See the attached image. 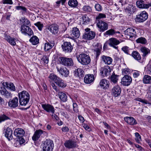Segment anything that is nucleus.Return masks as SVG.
<instances>
[{
    "mask_svg": "<svg viewBox=\"0 0 151 151\" xmlns=\"http://www.w3.org/2000/svg\"><path fill=\"white\" fill-rule=\"evenodd\" d=\"M19 104L21 106H26L29 101L30 95L28 92L24 91L18 94Z\"/></svg>",
    "mask_w": 151,
    "mask_h": 151,
    "instance_id": "f257e3e1",
    "label": "nucleus"
},
{
    "mask_svg": "<svg viewBox=\"0 0 151 151\" xmlns=\"http://www.w3.org/2000/svg\"><path fill=\"white\" fill-rule=\"evenodd\" d=\"M76 57L79 63L83 65H88L91 62V60L90 56L84 53H82L77 55Z\"/></svg>",
    "mask_w": 151,
    "mask_h": 151,
    "instance_id": "f03ea898",
    "label": "nucleus"
},
{
    "mask_svg": "<svg viewBox=\"0 0 151 151\" xmlns=\"http://www.w3.org/2000/svg\"><path fill=\"white\" fill-rule=\"evenodd\" d=\"M43 151H52L54 144L52 141L47 139L42 145Z\"/></svg>",
    "mask_w": 151,
    "mask_h": 151,
    "instance_id": "7ed1b4c3",
    "label": "nucleus"
},
{
    "mask_svg": "<svg viewBox=\"0 0 151 151\" xmlns=\"http://www.w3.org/2000/svg\"><path fill=\"white\" fill-rule=\"evenodd\" d=\"M85 32L83 34L82 38L85 40H91L94 39L95 36V32L90 31L89 28H86L85 29Z\"/></svg>",
    "mask_w": 151,
    "mask_h": 151,
    "instance_id": "20e7f679",
    "label": "nucleus"
},
{
    "mask_svg": "<svg viewBox=\"0 0 151 151\" xmlns=\"http://www.w3.org/2000/svg\"><path fill=\"white\" fill-rule=\"evenodd\" d=\"M20 31L22 34L25 35H28L31 36L33 34L32 30L29 26L24 24L21 26Z\"/></svg>",
    "mask_w": 151,
    "mask_h": 151,
    "instance_id": "39448f33",
    "label": "nucleus"
},
{
    "mask_svg": "<svg viewBox=\"0 0 151 151\" xmlns=\"http://www.w3.org/2000/svg\"><path fill=\"white\" fill-rule=\"evenodd\" d=\"M59 61L61 64L68 66H73L74 64L71 58L61 57L60 58Z\"/></svg>",
    "mask_w": 151,
    "mask_h": 151,
    "instance_id": "423d86ee",
    "label": "nucleus"
},
{
    "mask_svg": "<svg viewBox=\"0 0 151 151\" xmlns=\"http://www.w3.org/2000/svg\"><path fill=\"white\" fill-rule=\"evenodd\" d=\"M46 29L49 30L52 34L56 35L59 32V28L58 26L56 24H51L46 26Z\"/></svg>",
    "mask_w": 151,
    "mask_h": 151,
    "instance_id": "0eeeda50",
    "label": "nucleus"
},
{
    "mask_svg": "<svg viewBox=\"0 0 151 151\" xmlns=\"http://www.w3.org/2000/svg\"><path fill=\"white\" fill-rule=\"evenodd\" d=\"M148 17V14L145 11L141 12L140 14L137 16L135 19L136 22H142L146 20Z\"/></svg>",
    "mask_w": 151,
    "mask_h": 151,
    "instance_id": "6e6552de",
    "label": "nucleus"
},
{
    "mask_svg": "<svg viewBox=\"0 0 151 151\" xmlns=\"http://www.w3.org/2000/svg\"><path fill=\"white\" fill-rule=\"evenodd\" d=\"M125 34L128 36L130 38L134 39L136 36V32L135 30L132 28H129L124 31Z\"/></svg>",
    "mask_w": 151,
    "mask_h": 151,
    "instance_id": "1a4fd4ad",
    "label": "nucleus"
},
{
    "mask_svg": "<svg viewBox=\"0 0 151 151\" xmlns=\"http://www.w3.org/2000/svg\"><path fill=\"white\" fill-rule=\"evenodd\" d=\"M0 94L6 99H9L12 97V94L10 92H9L4 87L0 88Z\"/></svg>",
    "mask_w": 151,
    "mask_h": 151,
    "instance_id": "9d476101",
    "label": "nucleus"
},
{
    "mask_svg": "<svg viewBox=\"0 0 151 151\" xmlns=\"http://www.w3.org/2000/svg\"><path fill=\"white\" fill-rule=\"evenodd\" d=\"M111 70V69L110 67L108 66H105L101 68L100 73L102 76H107L110 74Z\"/></svg>",
    "mask_w": 151,
    "mask_h": 151,
    "instance_id": "9b49d317",
    "label": "nucleus"
},
{
    "mask_svg": "<svg viewBox=\"0 0 151 151\" xmlns=\"http://www.w3.org/2000/svg\"><path fill=\"white\" fill-rule=\"evenodd\" d=\"M97 26L101 32H104L108 28V25L106 22L101 20H98L97 24Z\"/></svg>",
    "mask_w": 151,
    "mask_h": 151,
    "instance_id": "f8f14e48",
    "label": "nucleus"
},
{
    "mask_svg": "<svg viewBox=\"0 0 151 151\" xmlns=\"http://www.w3.org/2000/svg\"><path fill=\"white\" fill-rule=\"evenodd\" d=\"M63 51L67 52H70L73 50V46L70 42H65L62 45Z\"/></svg>",
    "mask_w": 151,
    "mask_h": 151,
    "instance_id": "ddd939ff",
    "label": "nucleus"
},
{
    "mask_svg": "<svg viewBox=\"0 0 151 151\" xmlns=\"http://www.w3.org/2000/svg\"><path fill=\"white\" fill-rule=\"evenodd\" d=\"M131 77L128 75H126L123 77L122 79L121 83L124 86H128L132 82Z\"/></svg>",
    "mask_w": 151,
    "mask_h": 151,
    "instance_id": "4468645a",
    "label": "nucleus"
},
{
    "mask_svg": "<svg viewBox=\"0 0 151 151\" xmlns=\"http://www.w3.org/2000/svg\"><path fill=\"white\" fill-rule=\"evenodd\" d=\"M121 90L120 87L118 85L113 87L111 90V93L113 96L115 97L120 95Z\"/></svg>",
    "mask_w": 151,
    "mask_h": 151,
    "instance_id": "2eb2a0df",
    "label": "nucleus"
},
{
    "mask_svg": "<svg viewBox=\"0 0 151 151\" xmlns=\"http://www.w3.org/2000/svg\"><path fill=\"white\" fill-rule=\"evenodd\" d=\"M136 4L137 7L139 8L147 9L151 6V3L145 4L142 0H137Z\"/></svg>",
    "mask_w": 151,
    "mask_h": 151,
    "instance_id": "dca6fc26",
    "label": "nucleus"
},
{
    "mask_svg": "<svg viewBox=\"0 0 151 151\" xmlns=\"http://www.w3.org/2000/svg\"><path fill=\"white\" fill-rule=\"evenodd\" d=\"M4 39L11 45L14 46L16 45V42L18 41L17 39L12 37L10 36L6 35L4 36Z\"/></svg>",
    "mask_w": 151,
    "mask_h": 151,
    "instance_id": "f3484780",
    "label": "nucleus"
},
{
    "mask_svg": "<svg viewBox=\"0 0 151 151\" xmlns=\"http://www.w3.org/2000/svg\"><path fill=\"white\" fill-rule=\"evenodd\" d=\"M58 72L63 76L68 77L69 75V71L66 68H58L57 67Z\"/></svg>",
    "mask_w": 151,
    "mask_h": 151,
    "instance_id": "a211bd4d",
    "label": "nucleus"
},
{
    "mask_svg": "<svg viewBox=\"0 0 151 151\" xmlns=\"http://www.w3.org/2000/svg\"><path fill=\"white\" fill-rule=\"evenodd\" d=\"M43 109L49 113H52L53 114L55 112V109L53 106L49 104H42L41 105Z\"/></svg>",
    "mask_w": 151,
    "mask_h": 151,
    "instance_id": "6ab92c4d",
    "label": "nucleus"
},
{
    "mask_svg": "<svg viewBox=\"0 0 151 151\" xmlns=\"http://www.w3.org/2000/svg\"><path fill=\"white\" fill-rule=\"evenodd\" d=\"M110 83L106 79L101 80L99 83L100 87L104 89H108L109 87Z\"/></svg>",
    "mask_w": 151,
    "mask_h": 151,
    "instance_id": "aec40b11",
    "label": "nucleus"
},
{
    "mask_svg": "<svg viewBox=\"0 0 151 151\" xmlns=\"http://www.w3.org/2000/svg\"><path fill=\"white\" fill-rule=\"evenodd\" d=\"M119 43V42L116 38H111L109 40L108 44L109 45L113 47L115 49H117L118 47L116 46Z\"/></svg>",
    "mask_w": 151,
    "mask_h": 151,
    "instance_id": "412c9836",
    "label": "nucleus"
},
{
    "mask_svg": "<svg viewBox=\"0 0 151 151\" xmlns=\"http://www.w3.org/2000/svg\"><path fill=\"white\" fill-rule=\"evenodd\" d=\"M101 60L105 64L108 65L111 64L113 60L109 56L103 55L101 57Z\"/></svg>",
    "mask_w": 151,
    "mask_h": 151,
    "instance_id": "4be33fe9",
    "label": "nucleus"
},
{
    "mask_svg": "<svg viewBox=\"0 0 151 151\" xmlns=\"http://www.w3.org/2000/svg\"><path fill=\"white\" fill-rule=\"evenodd\" d=\"M64 145L66 148H72L76 147V142L71 140H69L65 142Z\"/></svg>",
    "mask_w": 151,
    "mask_h": 151,
    "instance_id": "5701e85b",
    "label": "nucleus"
},
{
    "mask_svg": "<svg viewBox=\"0 0 151 151\" xmlns=\"http://www.w3.org/2000/svg\"><path fill=\"white\" fill-rule=\"evenodd\" d=\"M18 104V99L17 97L13 98L12 100L8 102L9 106L13 108L17 107Z\"/></svg>",
    "mask_w": 151,
    "mask_h": 151,
    "instance_id": "b1692460",
    "label": "nucleus"
},
{
    "mask_svg": "<svg viewBox=\"0 0 151 151\" xmlns=\"http://www.w3.org/2000/svg\"><path fill=\"white\" fill-rule=\"evenodd\" d=\"M25 134V131L23 129L18 128L16 129L14 131V135L17 138L23 137Z\"/></svg>",
    "mask_w": 151,
    "mask_h": 151,
    "instance_id": "393cba45",
    "label": "nucleus"
},
{
    "mask_svg": "<svg viewBox=\"0 0 151 151\" xmlns=\"http://www.w3.org/2000/svg\"><path fill=\"white\" fill-rule=\"evenodd\" d=\"M44 132H45L41 129L36 130L32 137V139L35 141L37 140L40 137L41 134H43Z\"/></svg>",
    "mask_w": 151,
    "mask_h": 151,
    "instance_id": "a878e982",
    "label": "nucleus"
},
{
    "mask_svg": "<svg viewBox=\"0 0 151 151\" xmlns=\"http://www.w3.org/2000/svg\"><path fill=\"white\" fill-rule=\"evenodd\" d=\"M124 120L128 124L131 125H135L137 123L135 119L131 116L126 117L124 118Z\"/></svg>",
    "mask_w": 151,
    "mask_h": 151,
    "instance_id": "bb28decb",
    "label": "nucleus"
},
{
    "mask_svg": "<svg viewBox=\"0 0 151 151\" xmlns=\"http://www.w3.org/2000/svg\"><path fill=\"white\" fill-rule=\"evenodd\" d=\"M12 130L9 128H7L5 132L4 135L9 141L12 140L13 138L12 135Z\"/></svg>",
    "mask_w": 151,
    "mask_h": 151,
    "instance_id": "cd10ccee",
    "label": "nucleus"
},
{
    "mask_svg": "<svg viewBox=\"0 0 151 151\" xmlns=\"http://www.w3.org/2000/svg\"><path fill=\"white\" fill-rule=\"evenodd\" d=\"M71 35L73 38H77L79 37L80 33L79 29L76 27H75L73 28Z\"/></svg>",
    "mask_w": 151,
    "mask_h": 151,
    "instance_id": "c85d7f7f",
    "label": "nucleus"
},
{
    "mask_svg": "<svg viewBox=\"0 0 151 151\" xmlns=\"http://www.w3.org/2000/svg\"><path fill=\"white\" fill-rule=\"evenodd\" d=\"M2 85L7 88L9 89L12 91H14L16 90L14 84L12 83H8L7 82H3Z\"/></svg>",
    "mask_w": 151,
    "mask_h": 151,
    "instance_id": "c756f323",
    "label": "nucleus"
},
{
    "mask_svg": "<svg viewBox=\"0 0 151 151\" xmlns=\"http://www.w3.org/2000/svg\"><path fill=\"white\" fill-rule=\"evenodd\" d=\"M94 79V76L92 74L87 75L84 78V81L85 83L87 84L92 83Z\"/></svg>",
    "mask_w": 151,
    "mask_h": 151,
    "instance_id": "7c9ffc66",
    "label": "nucleus"
},
{
    "mask_svg": "<svg viewBox=\"0 0 151 151\" xmlns=\"http://www.w3.org/2000/svg\"><path fill=\"white\" fill-rule=\"evenodd\" d=\"M140 50L142 53V56L143 57H146L148 54L150 53V50L145 47H141Z\"/></svg>",
    "mask_w": 151,
    "mask_h": 151,
    "instance_id": "2f4dec72",
    "label": "nucleus"
},
{
    "mask_svg": "<svg viewBox=\"0 0 151 151\" xmlns=\"http://www.w3.org/2000/svg\"><path fill=\"white\" fill-rule=\"evenodd\" d=\"M59 77L58 76L53 73H51L48 76L49 80L50 83L54 81L55 83Z\"/></svg>",
    "mask_w": 151,
    "mask_h": 151,
    "instance_id": "473e14b6",
    "label": "nucleus"
},
{
    "mask_svg": "<svg viewBox=\"0 0 151 151\" xmlns=\"http://www.w3.org/2000/svg\"><path fill=\"white\" fill-rule=\"evenodd\" d=\"M55 83L59 87L61 88L65 87L66 86V84L60 77L58 78Z\"/></svg>",
    "mask_w": 151,
    "mask_h": 151,
    "instance_id": "72a5a7b5",
    "label": "nucleus"
},
{
    "mask_svg": "<svg viewBox=\"0 0 151 151\" xmlns=\"http://www.w3.org/2000/svg\"><path fill=\"white\" fill-rule=\"evenodd\" d=\"M84 74V71L82 69L78 68L75 71V75L76 76L81 78L83 76Z\"/></svg>",
    "mask_w": 151,
    "mask_h": 151,
    "instance_id": "f704fd0d",
    "label": "nucleus"
},
{
    "mask_svg": "<svg viewBox=\"0 0 151 151\" xmlns=\"http://www.w3.org/2000/svg\"><path fill=\"white\" fill-rule=\"evenodd\" d=\"M132 56L136 60L140 62L141 57L139 53L137 51H133L131 54Z\"/></svg>",
    "mask_w": 151,
    "mask_h": 151,
    "instance_id": "c9c22d12",
    "label": "nucleus"
},
{
    "mask_svg": "<svg viewBox=\"0 0 151 151\" xmlns=\"http://www.w3.org/2000/svg\"><path fill=\"white\" fill-rule=\"evenodd\" d=\"M54 43L52 42H47L45 44L44 49L45 51L51 49L54 46Z\"/></svg>",
    "mask_w": 151,
    "mask_h": 151,
    "instance_id": "e433bc0d",
    "label": "nucleus"
},
{
    "mask_svg": "<svg viewBox=\"0 0 151 151\" xmlns=\"http://www.w3.org/2000/svg\"><path fill=\"white\" fill-rule=\"evenodd\" d=\"M143 82L144 84H151V76L148 75H145L143 79Z\"/></svg>",
    "mask_w": 151,
    "mask_h": 151,
    "instance_id": "4c0bfd02",
    "label": "nucleus"
},
{
    "mask_svg": "<svg viewBox=\"0 0 151 151\" xmlns=\"http://www.w3.org/2000/svg\"><path fill=\"white\" fill-rule=\"evenodd\" d=\"M30 42L33 45H36L39 43V39L36 36H32L29 40Z\"/></svg>",
    "mask_w": 151,
    "mask_h": 151,
    "instance_id": "58836bf2",
    "label": "nucleus"
},
{
    "mask_svg": "<svg viewBox=\"0 0 151 151\" xmlns=\"http://www.w3.org/2000/svg\"><path fill=\"white\" fill-rule=\"evenodd\" d=\"M68 4L70 7L75 8L78 6V2L77 0H69Z\"/></svg>",
    "mask_w": 151,
    "mask_h": 151,
    "instance_id": "ea45409f",
    "label": "nucleus"
},
{
    "mask_svg": "<svg viewBox=\"0 0 151 151\" xmlns=\"http://www.w3.org/2000/svg\"><path fill=\"white\" fill-rule=\"evenodd\" d=\"M58 96L60 100L63 101L65 102L67 101V96L66 94L63 92L59 93Z\"/></svg>",
    "mask_w": 151,
    "mask_h": 151,
    "instance_id": "a19ab883",
    "label": "nucleus"
},
{
    "mask_svg": "<svg viewBox=\"0 0 151 151\" xmlns=\"http://www.w3.org/2000/svg\"><path fill=\"white\" fill-rule=\"evenodd\" d=\"M82 10L84 12L91 13L92 12V8L89 5L84 6L82 8Z\"/></svg>",
    "mask_w": 151,
    "mask_h": 151,
    "instance_id": "79ce46f5",
    "label": "nucleus"
},
{
    "mask_svg": "<svg viewBox=\"0 0 151 151\" xmlns=\"http://www.w3.org/2000/svg\"><path fill=\"white\" fill-rule=\"evenodd\" d=\"M101 46L98 44L96 45L94 49V51L96 52L97 56H99L100 54L101 49Z\"/></svg>",
    "mask_w": 151,
    "mask_h": 151,
    "instance_id": "37998d69",
    "label": "nucleus"
},
{
    "mask_svg": "<svg viewBox=\"0 0 151 151\" xmlns=\"http://www.w3.org/2000/svg\"><path fill=\"white\" fill-rule=\"evenodd\" d=\"M20 21L22 24L25 25H30V21L26 18L24 17H22L20 19Z\"/></svg>",
    "mask_w": 151,
    "mask_h": 151,
    "instance_id": "c03bdc74",
    "label": "nucleus"
},
{
    "mask_svg": "<svg viewBox=\"0 0 151 151\" xmlns=\"http://www.w3.org/2000/svg\"><path fill=\"white\" fill-rule=\"evenodd\" d=\"M111 81L114 83H116L118 80V76L112 74L110 78Z\"/></svg>",
    "mask_w": 151,
    "mask_h": 151,
    "instance_id": "a18cd8bd",
    "label": "nucleus"
},
{
    "mask_svg": "<svg viewBox=\"0 0 151 151\" xmlns=\"http://www.w3.org/2000/svg\"><path fill=\"white\" fill-rule=\"evenodd\" d=\"M136 41L137 43H140L145 44L147 42V41L145 38L143 37H140L137 39Z\"/></svg>",
    "mask_w": 151,
    "mask_h": 151,
    "instance_id": "49530a36",
    "label": "nucleus"
},
{
    "mask_svg": "<svg viewBox=\"0 0 151 151\" xmlns=\"http://www.w3.org/2000/svg\"><path fill=\"white\" fill-rule=\"evenodd\" d=\"M145 72L148 74L151 75V64H148L145 68Z\"/></svg>",
    "mask_w": 151,
    "mask_h": 151,
    "instance_id": "de8ad7c7",
    "label": "nucleus"
},
{
    "mask_svg": "<svg viewBox=\"0 0 151 151\" xmlns=\"http://www.w3.org/2000/svg\"><path fill=\"white\" fill-rule=\"evenodd\" d=\"M130 49L129 47L127 46H124L122 48V50L126 54L128 55H130Z\"/></svg>",
    "mask_w": 151,
    "mask_h": 151,
    "instance_id": "09e8293b",
    "label": "nucleus"
},
{
    "mask_svg": "<svg viewBox=\"0 0 151 151\" xmlns=\"http://www.w3.org/2000/svg\"><path fill=\"white\" fill-rule=\"evenodd\" d=\"M135 134L136 137L135 140L137 143L139 144L140 141H141V137L138 132H136Z\"/></svg>",
    "mask_w": 151,
    "mask_h": 151,
    "instance_id": "8fccbe9b",
    "label": "nucleus"
},
{
    "mask_svg": "<svg viewBox=\"0 0 151 151\" xmlns=\"http://www.w3.org/2000/svg\"><path fill=\"white\" fill-rule=\"evenodd\" d=\"M115 33V30L112 29L109 30L107 31L104 33L105 35H112Z\"/></svg>",
    "mask_w": 151,
    "mask_h": 151,
    "instance_id": "3c124183",
    "label": "nucleus"
},
{
    "mask_svg": "<svg viewBox=\"0 0 151 151\" xmlns=\"http://www.w3.org/2000/svg\"><path fill=\"white\" fill-rule=\"evenodd\" d=\"M34 25L37 26L40 30H42L44 27L43 24L40 22H38L34 24Z\"/></svg>",
    "mask_w": 151,
    "mask_h": 151,
    "instance_id": "603ef678",
    "label": "nucleus"
},
{
    "mask_svg": "<svg viewBox=\"0 0 151 151\" xmlns=\"http://www.w3.org/2000/svg\"><path fill=\"white\" fill-rule=\"evenodd\" d=\"M131 71L128 68H125L122 70V73L124 76L128 75L130 73Z\"/></svg>",
    "mask_w": 151,
    "mask_h": 151,
    "instance_id": "864d4df0",
    "label": "nucleus"
},
{
    "mask_svg": "<svg viewBox=\"0 0 151 151\" xmlns=\"http://www.w3.org/2000/svg\"><path fill=\"white\" fill-rule=\"evenodd\" d=\"M15 9L17 10H21L23 13L26 12L27 9L24 7L21 6H17L15 7Z\"/></svg>",
    "mask_w": 151,
    "mask_h": 151,
    "instance_id": "5fc2aeb1",
    "label": "nucleus"
},
{
    "mask_svg": "<svg viewBox=\"0 0 151 151\" xmlns=\"http://www.w3.org/2000/svg\"><path fill=\"white\" fill-rule=\"evenodd\" d=\"M106 17L105 14L103 13H99L98 15L96 17V20L99 19L104 18Z\"/></svg>",
    "mask_w": 151,
    "mask_h": 151,
    "instance_id": "6e6d98bb",
    "label": "nucleus"
},
{
    "mask_svg": "<svg viewBox=\"0 0 151 151\" xmlns=\"http://www.w3.org/2000/svg\"><path fill=\"white\" fill-rule=\"evenodd\" d=\"M83 21L84 23H87L89 21V19L86 14H85L82 17Z\"/></svg>",
    "mask_w": 151,
    "mask_h": 151,
    "instance_id": "4d7b16f0",
    "label": "nucleus"
},
{
    "mask_svg": "<svg viewBox=\"0 0 151 151\" xmlns=\"http://www.w3.org/2000/svg\"><path fill=\"white\" fill-rule=\"evenodd\" d=\"M9 119L8 117L4 114H3L0 116V123Z\"/></svg>",
    "mask_w": 151,
    "mask_h": 151,
    "instance_id": "13d9d810",
    "label": "nucleus"
},
{
    "mask_svg": "<svg viewBox=\"0 0 151 151\" xmlns=\"http://www.w3.org/2000/svg\"><path fill=\"white\" fill-rule=\"evenodd\" d=\"M17 140L18 142L20 144L22 145L24 143L25 141L23 137H20L17 138Z\"/></svg>",
    "mask_w": 151,
    "mask_h": 151,
    "instance_id": "bf43d9fd",
    "label": "nucleus"
},
{
    "mask_svg": "<svg viewBox=\"0 0 151 151\" xmlns=\"http://www.w3.org/2000/svg\"><path fill=\"white\" fill-rule=\"evenodd\" d=\"M95 8L96 10L98 11H101L102 10V7L99 4H95Z\"/></svg>",
    "mask_w": 151,
    "mask_h": 151,
    "instance_id": "052dcab7",
    "label": "nucleus"
},
{
    "mask_svg": "<svg viewBox=\"0 0 151 151\" xmlns=\"http://www.w3.org/2000/svg\"><path fill=\"white\" fill-rule=\"evenodd\" d=\"M2 2L4 4H13L12 0H3Z\"/></svg>",
    "mask_w": 151,
    "mask_h": 151,
    "instance_id": "680f3d73",
    "label": "nucleus"
},
{
    "mask_svg": "<svg viewBox=\"0 0 151 151\" xmlns=\"http://www.w3.org/2000/svg\"><path fill=\"white\" fill-rule=\"evenodd\" d=\"M42 60L46 63H48L49 59L47 56L46 55H44L42 59Z\"/></svg>",
    "mask_w": 151,
    "mask_h": 151,
    "instance_id": "e2e57ef3",
    "label": "nucleus"
},
{
    "mask_svg": "<svg viewBox=\"0 0 151 151\" xmlns=\"http://www.w3.org/2000/svg\"><path fill=\"white\" fill-rule=\"evenodd\" d=\"M51 85L52 87L56 91L58 92L59 91V89L57 86L55 85V83L52 82L51 84Z\"/></svg>",
    "mask_w": 151,
    "mask_h": 151,
    "instance_id": "0e129e2a",
    "label": "nucleus"
},
{
    "mask_svg": "<svg viewBox=\"0 0 151 151\" xmlns=\"http://www.w3.org/2000/svg\"><path fill=\"white\" fill-rule=\"evenodd\" d=\"M140 75V72L138 71H136L133 73V77L135 78L137 77Z\"/></svg>",
    "mask_w": 151,
    "mask_h": 151,
    "instance_id": "69168bd1",
    "label": "nucleus"
},
{
    "mask_svg": "<svg viewBox=\"0 0 151 151\" xmlns=\"http://www.w3.org/2000/svg\"><path fill=\"white\" fill-rule=\"evenodd\" d=\"M73 110L75 112H77L78 111L77 109V105L76 103H73Z\"/></svg>",
    "mask_w": 151,
    "mask_h": 151,
    "instance_id": "338daca9",
    "label": "nucleus"
},
{
    "mask_svg": "<svg viewBox=\"0 0 151 151\" xmlns=\"http://www.w3.org/2000/svg\"><path fill=\"white\" fill-rule=\"evenodd\" d=\"M63 132H68L69 130V128L68 127H63L61 129Z\"/></svg>",
    "mask_w": 151,
    "mask_h": 151,
    "instance_id": "774afa93",
    "label": "nucleus"
}]
</instances>
